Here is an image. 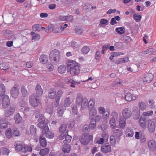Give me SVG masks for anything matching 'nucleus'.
<instances>
[{"mask_svg":"<svg viewBox=\"0 0 156 156\" xmlns=\"http://www.w3.org/2000/svg\"><path fill=\"white\" fill-rule=\"evenodd\" d=\"M60 55L59 51L55 49L52 51L49 54L50 59L53 64L56 65L59 62Z\"/></svg>","mask_w":156,"mask_h":156,"instance_id":"2","label":"nucleus"},{"mask_svg":"<svg viewBox=\"0 0 156 156\" xmlns=\"http://www.w3.org/2000/svg\"><path fill=\"white\" fill-rule=\"evenodd\" d=\"M114 133L115 134V136L117 137L116 140L118 142H119L120 140V136L122 134V132L121 130H119V128L114 129L113 131Z\"/></svg>","mask_w":156,"mask_h":156,"instance_id":"13","label":"nucleus"},{"mask_svg":"<svg viewBox=\"0 0 156 156\" xmlns=\"http://www.w3.org/2000/svg\"><path fill=\"white\" fill-rule=\"evenodd\" d=\"M70 99L69 98H67L64 101V106L65 107H68L70 105Z\"/></svg>","mask_w":156,"mask_h":156,"instance_id":"48","label":"nucleus"},{"mask_svg":"<svg viewBox=\"0 0 156 156\" xmlns=\"http://www.w3.org/2000/svg\"><path fill=\"white\" fill-rule=\"evenodd\" d=\"M14 119L16 123H19L22 120V118L19 114H16L14 117Z\"/></svg>","mask_w":156,"mask_h":156,"instance_id":"44","label":"nucleus"},{"mask_svg":"<svg viewBox=\"0 0 156 156\" xmlns=\"http://www.w3.org/2000/svg\"><path fill=\"white\" fill-rule=\"evenodd\" d=\"M123 41L125 43H128L131 41V38L129 36H123L122 37Z\"/></svg>","mask_w":156,"mask_h":156,"instance_id":"49","label":"nucleus"},{"mask_svg":"<svg viewBox=\"0 0 156 156\" xmlns=\"http://www.w3.org/2000/svg\"><path fill=\"white\" fill-rule=\"evenodd\" d=\"M57 115L58 117H61L63 114L64 112L63 110L60 108L57 109Z\"/></svg>","mask_w":156,"mask_h":156,"instance_id":"61","label":"nucleus"},{"mask_svg":"<svg viewBox=\"0 0 156 156\" xmlns=\"http://www.w3.org/2000/svg\"><path fill=\"white\" fill-rule=\"evenodd\" d=\"M49 149L47 148L41 149L40 152V154L41 156H44L49 153Z\"/></svg>","mask_w":156,"mask_h":156,"instance_id":"42","label":"nucleus"},{"mask_svg":"<svg viewBox=\"0 0 156 156\" xmlns=\"http://www.w3.org/2000/svg\"><path fill=\"white\" fill-rule=\"evenodd\" d=\"M132 89L125 92V99L127 101L135 100L138 98V95L136 94V93H138L136 89L133 88Z\"/></svg>","mask_w":156,"mask_h":156,"instance_id":"3","label":"nucleus"},{"mask_svg":"<svg viewBox=\"0 0 156 156\" xmlns=\"http://www.w3.org/2000/svg\"><path fill=\"white\" fill-rule=\"evenodd\" d=\"M78 111L76 105L75 104L72 105H71V113L73 115H75L77 114Z\"/></svg>","mask_w":156,"mask_h":156,"instance_id":"28","label":"nucleus"},{"mask_svg":"<svg viewBox=\"0 0 156 156\" xmlns=\"http://www.w3.org/2000/svg\"><path fill=\"white\" fill-rule=\"evenodd\" d=\"M67 66L70 73L73 75L77 74L80 72L79 66L78 63L74 61H71L67 63Z\"/></svg>","mask_w":156,"mask_h":156,"instance_id":"1","label":"nucleus"},{"mask_svg":"<svg viewBox=\"0 0 156 156\" xmlns=\"http://www.w3.org/2000/svg\"><path fill=\"white\" fill-rule=\"evenodd\" d=\"M147 128L148 131L150 133H153L155 129V126L154 124L151 120H148Z\"/></svg>","mask_w":156,"mask_h":156,"instance_id":"11","label":"nucleus"},{"mask_svg":"<svg viewBox=\"0 0 156 156\" xmlns=\"http://www.w3.org/2000/svg\"><path fill=\"white\" fill-rule=\"evenodd\" d=\"M36 96L39 97L42 95L43 93V90L40 85L37 84L35 88Z\"/></svg>","mask_w":156,"mask_h":156,"instance_id":"20","label":"nucleus"},{"mask_svg":"<svg viewBox=\"0 0 156 156\" xmlns=\"http://www.w3.org/2000/svg\"><path fill=\"white\" fill-rule=\"evenodd\" d=\"M98 112L100 114H102L105 112V109L104 108L102 107H99L98 108Z\"/></svg>","mask_w":156,"mask_h":156,"instance_id":"64","label":"nucleus"},{"mask_svg":"<svg viewBox=\"0 0 156 156\" xmlns=\"http://www.w3.org/2000/svg\"><path fill=\"white\" fill-rule=\"evenodd\" d=\"M134 20L136 22H139L141 18V16L140 15H137L134 14L133 16Z\"/></svg>","mask_w":156,"mask_h":156,"instance_id":"60","label":"nucleus"},{"mask_svg":"<svg viewBox=\"0 0 156 156\" xmlns=\"http://www.w3.org/2000/svg\"><path fill=\"white\" fill-rule=\"evenodd\" d=\"M147 106L150 108H154L155 107V105L154 101L152 99L149 100L147 103Z\"/></svg>","mask_w":156,"mask_h":156,"instance_id":"31","label":"nucleus"},{"mask_svg":"<svg viewBox=\"0 0 156 156\" xmlns=\"http://www.w3.org/2000/svg\"><path fill=\"white\" fill-rule=\"evenodd\" d=\"M132 110L133 114L136 115L135 116H134V118L135 119H138L140 116V113L138 108L136 107H134Z\"/></svg>","mask_w":156,"mask_h":156,"instance_id":"17","label":"nucleus"},{"mask_svg":"<svg viewBox=\"0 0 156 156\" xmlns=\"http://www.w3.org/2000/svg\"><path fill=\"white\" fill-rule=\"evenodd\" d=\"M146 119L145 117H140L139 120V123L140 126L142 128L146 127Z\"/></svg>","mask_w":156,"mask_h":156,"instance_id":"18","label":"nucleus"},{"mask_svg":"<svg viewBox=\"0 0 156 156\" xmlns=\"http://www.w3.org/2000/svg\"><path fill=\"white\" fill-rule=\"evenodd\" d=\"M96 126V124L94 119H90V124L89 125V129H95Z\"/></svg>","mask_w":156,"mask_h":156,"instance_id":"29","label":"nucleus"},{"mask_svg":"<svg viewBox=\"0 0 156 156\" xmlns=\"http://www.w3.org/2000/svg\"><path fill=\"white\" fill-rule=\"evenodd\" d=\"M29 102L30 105L34 107L37 106L40 103L39 99L36 97L34 95L30 96Z\"/></svg>","mask_w":156,"mask_h":156,"instance_id":"6","label":"nucleus"},{"mask_svg":"<svg viewBox=\"0 0 156 156\" xmlns=\"http://www.w3.org/2000/svg\"><path fill=\"white\" fill-rule=\"evenodd\" d=\"M67 126L66 124H62L59 127V131L60 132L67 133L68 131L66 130Z\"/></svg>","mask_w":156,"mask_h":156,"instance_id":"32","label":"nucleus"},{"mask_svg":"<svg viewBox=\"0 0 156 156\" xmlns=\"http://www.w3.org/2000/svg\"><path fill=\"white\" fill-rule=\"evenodd\" d=\"M133 135V129H128L126 131V136L128 137H131Z\"/></svg>","mask_w":156,"mask_h":156,"instance_id":"39","label":"nucleus"},{"mask_svg":"<svg viewBox=\"0 0 156 156\" xmlns=\"http://www.w3.org/2000/svg\"><path fill=\"white\" fill-rule=\"evenodd\" d=\"M124 119V118H120L119 119V126L121 128H124L126 125V120Z\"/></svg>","mask_w":156,"mask_h":156,"instance_id":"34","label":"nucleus"},{"mask_svg":"<svg viewBox=\"0 0 156 156\" xmlns=\"http://www.w3.org/2000/svg\"><path fill=\"white\" fill-rule=\"evenodd\" d=\"M5 87L2 84H0V96H3L5 93Z\"/></svg>","mask_w":156,"mask_h":156,"instance_id":"40","label":"nucleus"},{"mask_svg":"<svg viewBox=\"0 0 156 156\" xmlns=\"http://www.w3.org/2000/svg\"><path fill=\"white\" fill-rule=\"evenodd\" d=\"M32 151V148L30 146H24L22 152L26 153L31 152Z\"/></svg>","mask_w":156,"mask_h":156,"instance_id":"33","label":"nucleus"},{"mask_svg":"<svg viewBox=\"0 0 156 156\" xmlns=\"http://www.w3.org/2000/svg\"><path fill=\"white\" fill-rule=\"evenodd\" d=\"M40 62L42 64L46 63L48 61V56L44 55H41L39 58Z\"/></svg>","mask_w":156,"mask_h":156,"instance_id":"26","label":"nucleus"},{"mask_svg":"<svg viewBox=\"0 0 156 156\" xmlns=\"http://www.w3.org/2000/svg\"><path fill=\"white\" fill-rule=\"evenodd\" d=\"M21 92L23 97H25L27 95V91L24 86H22L21 87Z\"/></svg>","mask_w":156,"mask_h":156,"instance_id":"55","label":"nucleus"},{"mask_svg":"<svg viewBox=\"0 0 156 156\" xmlns=\"http://www.w3.org/2000/svg\"><path fill=\"white\" fill-rule=\"evenodd\" d=\"M109 124L111 128L112 129H114L116 128V124L115 119L111 118L109 120Z\"/></svg>","mask_w":156,"mask_h":156,"instance_id":"25","label":"nucleus"},{"mask_svg":"<svg viewBox=\"0 0 156 156\" xmlns=\"http://www.w3.org/2000/svg\"><path fill=\"white\" fill-rule=\"evenodd\" d=\"M128 61V58L126 57L123 58H118L116 60L115 63L117 64H121L126 62Z\"/></svg>","mask_w":156,"mask_h":156,"instance_id":"22","label":"nucleus"},{"mask_svg":"<svg viewBox=\"0 0 156 156\" xmlns=\"http://www.w3.org/2000/svg\"><path fill=\"white\" fill-rule=\"evenodd\" d=\"M88 100L86 98H84L83 99V101L81 104V108L83 109L86 108L88 106Z\"/></svg>","mask_w":156,"mask_h":156,"instance_id":"30","label":"nucleus"},{"mask_svg":"<svg viewBox=\"0 0 156 156\" xmlns=\"http://www.w3.org/2000/svg\"><path fill=\"white\" fill-rule=\"evenodd\" d=\"M11 130L10 129H7L5 132V135L9 139L11 138L12 137Z\"/></svg>","mask_w":156,"mask_h":156,"instance_id":"53","label":"nucleus"},{"mask_svg":"<svg viewBox=\"0 0 156 156\" xmlns=\"http://www.w3.org/2000/svg\"><path fill=\"white\" fill-rule=\"evenodd\" d=\"M98 129H101L102 130H105L107 128V126L106 123H104L98 126Z\"/></svg>","mask_w":156,"mask_h":156,"instance_id":"51","label":"nucleus"},{"mask_svg":"<svg viewBox=\"0 0 156 156\" xmlns=\"http://www.w3.org/2000/svg\"><path fill=\"white\" fill-rule=\"evenodd\" d=\"M31 34L32 35V39L33 40H38L40 38V36L34 32H32Z\"/></svg>","mask_w":156,"mask_h":156,"instance_id":"47","label":"nucleus"},{"mask_svg":"<svg viewBox=\"0 0 156 156\" xmlns=\"http://www.w3.org/2000/svg\"><path fill=\"white\" fill-rule=\"evenodd\" d=\"M10 123L5 119H2L0 120V127L2 129L6 128Z\"/></svg>","mask_w":156,"mask_h":156,"instance_id":"15","label":"nucleus"},{"mask_svg":"<svg viewBox=\"0 0 156 156\" xmlns=\"http://www.w3.org/2000/svg\"><path fill=\"white\" fill-rule=\"evenodd\" d=\"M138 106L140 110L143 111L146 108V105L145 103L143 101H141L138 103Z\"/></svg>","mask_w":156,"mask_h":156,"instance_id":"41","label":"nucleus"},{"mask_svg":"<svg viewBox=\"0 0 156 156\" xmlns=\"http://www.w3.org/2000/svg\"><path fill=\"white\" fill-rule=\"evenodd\" d=\"M19 86L15 84L10 90V94L11 96L14 98H17L19 93Z\"/></svg>","mask_w":156,"mask_h":156,"instance_id":"5","label":"nucleus"},{"mask_svg":"<svg viewBox=\"0 0 156 156\" xmlns=\"http://www.w3.org/2000/svg\"><path fill=\"white\" fill-rule=\"evenodd\" d=\"M36 128L34 127V126L31 125L30 127V131H28L27 133L28 134H30L33 135L35 136L36 133Z\"/></svg>","mask_w":156,"mask_h":156,"instance_id":"24","label":"nucleus"},{"mask_svg":"<svg viewBox=\"0 0 156 156\" xmlns=\"http://www.w3.org/2000/svg\"><path fill=\"white\" fill-rule=\"evenodd\" d=\"M46 133H42V134L44 135H46V136L50 139H52L54 136V134L52 133L49 131V130L48 131H46Z\"/></svg>","mask_w":156,"mask_h":156,"instance_id":"38","label":"nucleus"},{"mask_svg":"<svg viewBox=\"0 0 156 156\" xmlns=\"http://www.w3.org/2000/svg\"><path fill=\"white\" fill-rule=\"evenodd\" d=\"M104 141L105 140L103 138L101 137L99 138L98 137H97L95 138L94 143L95 144H102L104 143Z\"/></svg>","mask_w":156,"mask_h":156,"instance_id":"36","label":"nucleus"},{"mask_svg":"<svg viewBox=\"0 0 156 156\" xmlns=\"http://www.w3.org/2000/svg\"><path fill=\"white\" fill-rule=\"evenodd\" d=\"M125 28L123 27L116 28L115 31L119 34H122L125 33Z\"/></svg>","mask_w":156,"mask_h":156,"instance_id":"43","label":"nucleus"},{"mask_svg":"<svg viewBox=\"0 0 156 156\" xmlns=\"http://www.w3.org/2000/svg\"><path fill=\"white\" fill-rule=\"evenodd\" d=\"M110 143L112 145H113L115 144V139L113 136H111L110 137Z\"/></svg>","mask_w":156,"mask_h":156,"instance_id":"62","label":"nucleus"},{"mask_svg":"<svg viewBox=\"0 0 156 156\" xmlns=\"http://www.w3.org/2000/svg\"><path fill=\"white\" fill-rule=\"evenodd\" d=\"M47 123L45 122V120H43L40 121L37 124V126L40 128L43 129L42 133H46V131L49 130L48 126H47Z\"/></svg>","mask_w":156,"mask_h":156,"instance_id":"7","label":"nucleus"},{"mask_svg":"<svg viewBox=\"0 0 156 156\" xmlns=\"http://www.w3.org/2000/svg\"><path fill=\"white\" fill-rule=\"evenodd\" d=\"M101 152L104 153H107L111 151V147L109 143H106L102 146L101 148Z\"/></svg>","mask_w":156,"mask_h":156,"instance_id":"9","label":"nucleus"},{"mask_svg":"<svg viewBox=\"0 0 156 156\" xmlns=\"http://www.w3.org/2000/svg\"><path fill=\"white\" fill-rule=\"evenodd\" d=\"M66 66L64 65L60 66L58 68V71L61 73H64L66 72Z\"/></svg>","mask_w":156,"mask_h":156,"instance_id":"37","label":"nucleus"},{"mask_svg":"<svg viewBox=\"0 0 156 156\" xmlns=\"http://www.w3.org/2000/svg\"><path fill=\"white\" fill-rule=\"evenodd\" d=\"M43 136V135L42 134L40 136V142L41 145L42 147H45L46 145L47 142L44 137Z\"/></svg>","mask_w":156,"mask_h":156,"instance_id":"23","label":"nucleus"},{"mask_svg":"<svg viewBox=\"0 0 156 156\" xmlns=\"http://www.w3.org/2000/svg\"><path fill=\"white\" fill-rule=\"evenodd\" d=\"M65 138V140L63 141L64 144H68L71 141L72 137L71 136L67 135L66 136Z\"/></svg>","mask_w":156,"mask_h":156,"instance_id":"45","label":"nucleus"},{"mask_svg":"<svg viewBox=\"0 0 156 156\" xmlns=\"http://www.w3.org/2000/svg\"><path fill=\"white\" fill-rule=\"evenodd\" d=\"M62 151L65 153H68L70 150V146L69 144H64L62 147Z\"/></svg>","mask_w":156,"mask_h":156,"instance_id":"27","label":"nucleus"},{"mask_svg":"<svg viewBox=\"0 0 156 156\" xmlns=\"http://www.w3.org/2000/svg\"><path fill=\"white\" fill-rule=\"evenodd\" d=\"M102 118V116L99 115H97L95 117L94 121L96 122H99Z\"/></svg>","mask_w":156,"mask_h":156,"instance_id":"63","label":"nucleus"},{"mask_svg":"<svg viewBox=\"0 0 156 156\" xmlns=\"http://www.w3.org/2000/svg\"><path fill=\"white\" fill-rule=\"evenodd\" d=\"M83 97L80 94H78L77 95L76 103L79 105H80L83 100Z\"/></svg>","mask_w":156,"mask_h":156,"instance_id":"21","label":"nucleus"},{"mask_svg":"<svg viewBox=\"0 0 156 156\" xmlns=\"http://www.w3.org/2000/svg\"><path fill=\"white\" fill-rule=\"evenodd\" d=\"M23 146L20 144H16L15 148L18 151H21L22 152Z\"/></svg>","mask_w":156,"mask_h":156,"instance_id":"56","label":"nucleus"},{"mask_svg":"<svg viewBox=\"0 0 156 156\" xmlns=\"http://www.w3.org/2000/svg\"><path fill=\"white\" fill-rule=\"evenodd\" d=\"M90 51V48L87 46H84L82 49L81 51L84 54H87Z\"/></svg>","mask_w":156,"mask_h":156,"instance_id":"54","label":"nucleus"},{"mask_svg":"<svg viewBox=\"0 0 156 156\" xmlns=\"http://www.w3.org/2000/svg\"><path fill=\"white\" fill-rule=\"evenodd\" d=\"M75 124V122L74 120H72L69 121L68 122V126L69 128L70 129L73 128Z\"/></svg>","mask_w":156,"mask_h":156,"instance_id":"59","label":"nucleus"},{"mask_svg":"<svg viewBox=\"0 0 156 156\" xmlns=\"http://www.w3.org/2000/svg\"><path fill=\"white\" fill-rule=\"evenodd\" d=\"M75 31L78 34L81 35L83 31V30L81 27H77L75 28Z\"/></svg>","mask_w":156,"mask_h":156,"instance_id":"46","label":"nucleus"},{"mask_svg":"<svg viewBox=\"0 0 156 156\" xmlns=\"http://www.w3.org/2000/svg\"><path fill=\"white\" fill-rule=\"evenodd\" d=\"M0 150L1 154L3 155H8L10 152L9 150L6 148H2Z\"/></svg>","mask_w":156,"mask_h":156,"instance_id":"35","label":"nucleus"},{"mask_svg":"<svg viewBox=\"0 0 156 156\" xmlns=\"http://www.w3.org/2000/svg\"><path fill=\"white\" fill-rule=\"evenodd\" d=\"M95 100L94 98H91L89 102H88V106L90 107L93 108L94 105Z\"/></svg>","mask_w":156,"mask_h":156,"instance_id":"52","label":"nucleus"},{"mask_svg":"<svg viewBox=\"0 0 156 156\" xmlns=\"http://www.w3.org/2000/svg\"><path fill=\"white\" fill-rule=\"evenodd\" d=\"M148 146L151 151H154L156 148V143L154 140H150L148 141Z\"/></svg>","mask_w":156,"mask_h":156,"instance_id":"14","label":"nucleus"},{"mask_svg":"<svg viewBox=\"0 0 156 156\" xmlns=\"http://www.w3.org/2000/svg\"><path fill=\"white\" fill-rule=\"evenodd\" d=\"M122 114L123 117L125 119L129 118L132 115L131 109L129 108H124L122 111Z\"/></svg>","mask_w":156,"mask_h":156,"instance_id":"8","label":"nucleus"},{"mask_svg":"<svg viewBox=\"0 0 156 156\" xmlns=\"http://www.w3.org/2000/svg\"><path fill=\"white\" fill-rule=\"evenodd\" d=\"M56 94V91L55 89L51 88L48 90V97L51 99L55 98Z\"/></svg>","mask_w":156,"mask_h":156,"instance_id":"19","label":"nucleus"},{"mask_svg":"<svg viewBox=\"0 0 156 156\" xmlns=\"http://www.w3.org/2000/svg\"><path fill=\"white\" fill-rule=\"evenodd\" d=\"M92 139V135H90L88 133H85L82 136L80 141L82 144L86 145L89 143Z\"/></svg>","mask_w":156,"mask_h":156,"instance_id":"4","label":"nucleus"},{"mask_svg":"<svg viewBox=\"0 0 156 156\" xmlns=\"http://www.w3.org/2000/svg\"><path fill=\"white\" fill-rule=\"evenodd\" d=\"M46 112L50 114H51L53 112V108L52 105H49L47 106Z\"/></svg>","mask_w":156,"mask_h":156,"instance_id":"50","label":"nucleus"},{"mask_svg":"<svg viewBox=\"0 0 156 156\" xmlns=\"http://www.w3.org/2000/svg\"><path fill=\"white\" fill-rule=\"evenodd\" d=\"M10 104V99L9 96L5 95L3 98L2 101V105L4 108H5L8 107Z\"/></svg>","mask_w":156,"mask_h":156,"instance_id":"10","label":"nucleus"},{"mask_svg":"<svg viewBox=\"0 0 156 156\" xmlns=\"http://www.w3.org/2000/svg\"><path fill=\"white\" fill-rule=\"evenodd\" d=\"M153 111L150 110L147 112H143V115L144 116H151L153 114Z\"/></svg>","mask_w":156,"mask_h":156,"instance_id":"57","label":"nucleus"},{"mask_svg":"<svg viewBox=\"0 0 156 156\" xmlns=\"http://www.w3.org/2000/svg\"><path fill=\"white\" fill-rule=\"evenodd\" d=\"M154 78L153 74L151 73H148L145 74L143 78L144 82L149 83Z\"/></svg>","mask_w":156,"mask_h":156,"instance_id":"12","label":"nucleus"},{"mask_svg":"<svg viewBox=\"0 0 156 156\" xmlns=\"http://www.w3.org/2000/svg\"><path fill=\"white\" fill-rule=\"evenodd\" d=\"M89 111V118L90 119H94V117L97 113V110L94 108H91L90 109H88Z\"/></svg>","mask_w":156,"mask_h":156,"instance_id":"16","label":"nucleus"},{"mask_svg":"<svg viewBox=\"0 0 156 156\" xmlns=\"http://www.w3.org/2000/svg\"><path fill=\"white\" fill-rule=\"evenodd\" d=\"M40 25L39 24L34 25L32 26V29L34 31H39L40 30Z\"/></svg>","mask_w":156,"mask_h":156,"instance_id":"58","label":"nucleus"}]
</instances>
